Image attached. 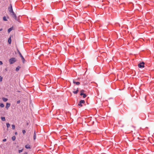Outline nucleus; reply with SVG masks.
Returning <instances> with one entry per match:
<instances>
[{"label":"nucleus","mask_w":154,"mask_h":154,"mask_svg":"<svg viewBox=\"0 0 154 154\" xmlns=\"http://www.w3.org/2000/svg\"><path fill=\"white\" fill-rule=\"evenodd\" d=\"M2 100L4 102H6L8 100V99L7 98L5 97L2 98Z\"/></svg>","instance_id":"obj_12"},{"label":"nucleus","mask_w":154,"mask_h":154,"mask_svg":"<svg viewBox=\"0 0 154 154\" xmlns=\"http://www.w3.org/2000/svg\"><path fill=\"white\" fill-rule=\"evenodd\" d=\"M22 132L23 134H24L25 133H26V131L25 130H23L22 131Z\"/></svg>","instance_id":"obj_27"},{"label":"nucleus","mask_w":154,"mask_h":154,"mask_svg":"<svg viewBox=\"0 0 154 154\" xmlns=\"http://www.w3.org/2000/svg\"><path fill=\"white\" fill-rule=\"evenodd\" d=\"M0 106L1 107H4V105L3 103H1L0 104Z\"/></svg>","instance_id":"obj_22"},{"label":"nucleus","mask_w":154,"mask_h":154,"mask_svg":"<svg viewBox=\"0 0 154 154\" xmlns=\"http://www.w3.org/2000/svg\"><path fill=\"white\" fill-rule=\"evenodd\" d=\"M2 28H1V29H0V31H2Z\"/></svg>","instance_id":"obj_32"},{"label":"nucleus","mask_w":154,"mask_h":154,"mask_svg":"<svg viewBox=\"0 0 154 154\" xmlns=\"http://www.w3.org/2000/svg\"><path fill=\"white\" fill-rule=\"evenodd\" d=\"M78 105L79 106H82V103H80L79 102V103L78 104Z\"/></svg>","instance_id":"obj_25"},{"label":"nucleus","mask_w":154,"mask_h":154,"mask_svg":"<svg viewBox=\"0 0 154 154\" xmlns=\"http://www.w3.org/2000/svg\"><path fill=\"white\" fill-rule=\"evenodd\" d=\"M20 100H18L17 101V104H18V103H20Z\"/></svg>","instance_id":"obj_28"},{"label":"nucleus","mask_w":154,"mask_h":154,"mask_svg":"<svg viewBox=\"0 0 154 154\" xmlns=\"http://www.w3.org/2000/svg\"><path fill=\"white\" fill-rule=\"evenodd\" d=\"M23 149H22L21 150H19L18 151V152L19 153L22 152L23 151Z\"/></svg>","instance_id":"obj_24"},{"label":"nucleus","mask_w":154,"mask_h":154,"mask_svg":"<svg viewBox=\"0 0 154 154\" xmlns=\"http://www.w3.org/2000/svg\"><path fill=\"white\" fill-rule=\"evenodd\" d=\"M144 64L145 63L143 62H140L138 64V66L140 68H144Z\"/></svg>","instance_id":"obj_2"},{"label":"nucleus","mask_w":154,"mask_h":154,"mask_svg":"<svg viewBox=\"0 0 154 154\" xmlns=\"http://www.w3.org/2000/svg\"><path fill=\"white\" fill-rule=\"evenodd\" d=\"M12 30V28H10L8 29V32L9 33Z\"/></svg>","instance_id":"obj_16"},{"label":"nucleus","mask_w":154,"mask_h":154,"mask_svg":"<svg viewBox=\"0 0 154 154\" xmlns=\"http://www.w3.org/2000/svg\"><path fill=\"white\" fill-rule=\"evenodd\" d=\"M15 139H16V137L14 136H13L12 137V139L13 141L14 140H15Z\"/></svg>","instance_id":"obj_17"},{"label":"nucleus","mask_w":154,"mask_h":154,"mask_svg":"<svg viewBox=\"0 0 154 154\" xmlns=\"http://www.w3.org/2000/svg\"><path fill=\"white\" fill-rule=\"evenodd\" d=\"M79 102L82 104V103H85V101L84 100H81Z\"/></svg>","instance_id":"obj_14"},{"label":"nucleus","mask_w":154,"mask_h":154,"mask_svg":"<svg viewBox=\"0 0 154 154\" xmlns=\"http://www.w3.org/2000/svg\"><path fill=\"white\" fill-rule=\"evenodd\" d=\"M85 92V91L83 90H82L80 91V95L81 96H82L84 93Z\"/></svg>","instance_id":"obj_6"},{"label":"nucleus","mask_w":154,"mask_h":154,"mask_svg":"<svg viewBox=\"0 0 154 154\" xmlns=\"http://www.w3.org/2000/svg\"><path fill=\"white\" fill-rule=\"evenodd\" d=\"M16 61V59L14 58H12L9 60V61L10 64H13Z\"/></svg>","instance_id":"obj_1"},{"label":"nucleus","mask_w":154,"mask_h":154,"mask_svg":"<svg viewBox=\"0 0 154 154\" xmlns=\"http://www.w3.org/2000/svg\"><path fill=\"white\" fill-rule=\"evenodd\" d=\"M6 125L7 128H8L10 126V125L8 123H6Z\"/></svg>","instance_id":"obj_19"},{"label":"nucleus","mask_w":154,"mask_h":154,"mask_svg":"<svg viewBox=\"0 0 154 154\" xmlns=\"http://www.w3.org/2000/svg\"><path fill=\"white\" fill-rule=\"evenodd\" d=\"M6 141V139H3V142H5Z\"/></svg>","instance_id":"obj_29"},{"label":"nucleus","mask_w":154,"mask_h":154,"mask_svg":"<svg viewBox=\"0 0 154 154\" xmlns=\"http://www.w3.org/2000/svg\"><path fill=\"white\" fill-rule=\"evenodd\" d=\"M36 138V134L35 131H34L33 136V139L34 140H35Z\"/></svg>","instance_id":"obj_9"},{"label":"nucleus","mask_w":154,"mask_h":154,"mask_svg":"<svg viewBox=\"0 0 154 154\" xmlns=\"http://www.w3.org/2000/svg\"><path fill=\"white\" fill-rule=\"evenodd\" d=\"M3 20L4 21H7V20L6 19V17L5 16H4L3 17Z\"/></svg>","instance_id":"obj_18"},{"label":"nucleus","mask_w":154,"mask_h":154,"mask_svg":"<svg viewBox=\"0 0 154 154\" xmlns=\"http://www.w3.org/2000/svg\"><path fill=\"white\" fill-rule=\"evenodd\" d=\"M73 83L74 84H75L77 85H79L80 84L79 82H76L74 81H73Z\"/></svg>","instance_id":"obj_10"},{"label":"nucleus","mask_w":154,"mask_h":154,"mask_svg":"<svg viewBox=\"0 0 154 154\" xmlns=\"http://www.w3.org/2000/svg\"><path fill=\"white\" fill-rule=\"evenodd\" d=\"M78 88H77L75 91H73V92L75 94H77L78 93Z\"/></svg>","instance_id":"obj_13"},{"label":"nucleus","mask_w":154,"mask_h":154,"mask_svg":"<svg viewBox=\"0 0 154 154\" xmlns=\"http://www.w3.org/2000/svg\"><path fill=\"white\" fill-rule=\"evenodd\" d=\"M1 119H2V120L3 121H5V117H2Z\"/></svg>","instance_id":"obj_20"},{"label":"nucleus","mask_w":154,"mask_h":154,"mask_svg":"<svg viewBox=\"0 0 154 154\" xmlns=\"http://www.w3.org/2000/svg\"><path fill=\"white\" fill-rule=\"evenodd\" d=\"M2 64V62L1 61H0V65H1Z\"/></svg>","instance_id":"obj_30"},{"label":"nucleus","mask_w":154,"mask_h":154,"mask_svg":"<svg viewBox=\"0 0 154 154\" xmlns=\"http://www.w3.org/2000/svg\"><path fill=\"white\" fill-rule=\"evenodd\" d=\"M2 78L0 76V82H2Z\"/></svg>","instance_id":"obj_26"},{"label":"nucleus","mask_w":154,"mask_h":154,"mask_svg":"<svg viewBox=\"0 0 154 154\" xmlns=\"http://www.w3.org/2000/svg\"><path fill=\"white\" fill-rule=\"evenodd\" d=\"M12 128L14 130L15 128V126L14 125H12Z\"/></svg>","instance_id":"obj_23"},{"label":"nucleus","mask_w":154,"mask_h":154,"mask_svg":"<svg viewBox=\"0 0 154 154\" xmlns=\"http://www.w3.org/2000/svg\"><path fill=\"white\" fill-rule=\"evenodd\" d=\"M11 37H10L8 39V42L9 44H11Z\"/></svg>","instance_id":"obj_8"},{"label":"nucleus","mask_w":154,"mask_h":154,"mask_svg":"<svg viewBox=\"0 0 154 154\" xmlns=\"http://www.w3.org/2000/svg\"><path fill=\"white\" fill-rule=\"evenodd\" d=\"M10 14L11 15L13 18H14L16 20H17V17L16 16L15 14L14 11H12V12H11Z\"/></svg>","instance_id":"obj_3"},{"label":"nucleus","mask_w":154,"mask_h":154,"mask_svg":"<svg viewBox=\"0 0 154 154\" xmlns=\"http://www.w3.org/2000/svg\"><path fill=\"white\" fill-rule=\"evenodd\" d=\"M15 135H17V132H15Z\"/></svg>","instance_id":"obj_31"},{"label":"nucleus","mask_w":154,"mask_h":154,"mask_svg":"<svg viewBox=\"0 0 154 154\" xmlns=\"http://www.w3.org/2000/svg\"><path fill=\"white\" fill-rule=\"evenodd\" d=\"M28 125V123H27V125Z\"/></svg>","instance_id":"obj_35"},{"label":"nucleus","mask_w":154,"mask_h":154,"mask_svg":"<svg viewBox=\"0 0 154 154\" xmlns=\"http://www.w3.org/2000/svg\"><path fill=\"white\" fill-rule=\"evenodd\" d=\"M20 68V67L19 66L17 67L16 69V71H18L19 69Z\"/></svg>","instance_id":"obj_15"},{"label":"nucleus","mask_w":154,"mask_h":154,"mask_svg":"<svg viewBox=\"0 0 154 154\" xmlns=\"http://www.w3.org/2000/svg\"><path fill=\"white\" fill-rule=\"evenodd\" d=\"M8 9L10 13L12 11H13L12 6L11 4L10 5V6L8 8Z\"/></svg>","instance_id":"obj_5"},{"label":"nucleus","mask_w":154,"mask_h":154,"mask_svg":"<svg viewBox=\"0 0 154 154\" xmlns=\"http://www.w3.org/2000/svg\"><path fill=\"white\" fill-rule=\"evenodd\" d=\"M25 148H26V149H30V146L29 145V144H27V145H26L25 146Z\"/></svg>","instance_id":"obj_11"},{"label":"nucleus","mask_w":154,"mask_h":154,"mask_svg":"<svg viewBox=\"0 0 154 154\" xmlns=\"http://www.w3.org/2000/svg\"><path fill=\"white\" fill-rule=\"evenodd\" d=\"M46 22L47 23H49L48 22V21H46Z\"/></svg>","instance_id":"obj_34"},{"label":"nucleus","mask_w":154,"mask_h":154,"mask_svg":"<svg viewBox=\"0 0 154 154\" xmlns=\"http://www.w3.org/2000/svg\"><path fill=\"white\" fill-rule=\"evenodd\" d=\"M82 95H83V98H85L87 96V95H86V94L84 93Z\"/></svg>","instance_id":"obj_21"},{"label":"nucleus","mask_w":154,"mask_h":154,"mask_svg":"<svg viewBox=\"0 0 154 154\" xmlns=\"http://www.w3.org/2000/svg\"><path fill=\"white\" fill-rule=\"evenodd\" d=\"M18 53L20 55V57L21 58H22V61H23V63H24V62L25 61V60L24 58L23 57V56L21 54V53H20V52L19 51V50H18Z\"/></svg>","instance_id":"obj_4"},{"label":"nucleus","mask_w":154,"mask_h":154,"mask_svg":"<svg viewBox=\"0 0 154 154\" xmlns=\"http://www.w3.org/2000/svg\"><path fill=\"white\" fill-rule=\"evenodd\" d=\"M24 154H27V152H25L24 153Z\"/></svg>","instance_id":"obj_33"},{"label":"nucleus","mask_w":154,"mask_h":154,"mask_svg":"<svg viewBox=\"0 0 154 154\" xmlns=\"http://www.w3.org/2000/svg\"><path fill=\"white\" fill-rule=\"evenodd\" d=\"M10 104L9 103H7L6 104V106H5V108L8 109L10 106Z\"/></svg>","instance_id":"obj_7"}]
</instances>
